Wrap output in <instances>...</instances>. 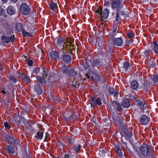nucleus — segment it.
I'll use <instances>...</instances> for the list:
<instances>
[{"label":"nucleus","instance_id":"obj_1","mask_svg":"<svg viewBox=\"0 0 158 158\" xmlns=\"http://www.w3.org/2000/svg\"><path fill=\"white\" fill-rule=\"evenodd\" d=\"M42 78L40 77L39 76L41 75V73L40 72V69L38 68H36L33 70V74L34 76H36L37 80L41 83H45L46 81L45 78L47 76V72H48L47 69L46 68H44L42 70Z\"/></svg>","mask_w":158,"mask_h":158},{"label":"nucleus","instance_id":"obj_2","mask_svg":"<svg viewBox=\"0 0 158 158\" xmlns=\"http://www.w3.org/2000/svg\"><path fill=\"white\" fill-rule=\"evenodd\" d=\"M64 42L65 50H69L71 54H73L75 50L74 47V40L71 38H67Z\"/></svg>","mask_w":158,"mask_h":158},{"label":"nucleus","instance_id":"obj_3","mask_svg":"<svg viewBox=\"0 0 158 158\" xmlns=\"http://www.w3.org/2000/svg\"><path fill=\"white\" fill-rule=\"evenodd\" d=\"M96 12L98 14V16L100 18H102L106 19L107 18L109 14V10L107 9L102 10V8H99Z\"/></svg>","mask_w":158,"mask_h":158},{"label":"nucleus","instance_id":"obj_4","mask_svg":"<svg viewBox=\"0 0 158 158\" xmlns=\"http://www.w3.org/2000/svg\"><path fill=\"white\" fill-rule=\"evenodd\" d=\"M120 133L122 135L121 138L122 141L124 143H125L123 141V139L124 137L127 139L131 138L132 136V133L128 131L127 129H122L120 131Z\"/></svg>","mask_w":158,"mask_h":158},{"label":"nucleus","instance_id":"obj_5","mask_svg":"<svg viewBox=\"0 0 158 158\" xmlns=\"http://www.w3.org/2000/svg\"><path fill=\"white\" fill-rule=\"evenodd\" d=\"M20 10L22 14L24 15H27L30 12L29 6L25 3L22 4L20 7Z\"/></svg>","mask_w":158,"mask_h":158},{"label":"nucleus","instance_id":"obj_6","mask_svg":"<svg viewBox=\"0 0 158 158\" xmlns=\"http://www.w3.org/2000/svg\"><path fill=\"white\" fill-rule=\"evenodd\" d=\"M123 4L121 0H113L111 3V6L113 9H118L122 7Z\"/></svg>","mask_w":158,"mask_h":158},{"label":"nucleus","instance_id":"obj_7","mask_svg":"<svg viewBox=\"0 0 158 158\" xmlns=\"http://www.w3.org/2000/svg\"><path fill=\"white\" fill-rule=\"evenodd\" d=\"M141 152L145 156L149 154V148L147 145H142L140 146Z\"/></svg>","mask_w":158,"mask_h":158},{"label":"nucleus","instance_id":"obj_8","mask_svg":"<svg viewBox=\"0 0 158 158\" xmlns=\"http://www.w3.org/2000/svg\"><path fill=\"white\" fill-rule=\"evenodd\" d=\"M64 44L62 38H58L57 39L56 47L58 48H63L64 50H65Z\"/></svg>","mask_w":158,"mask_h":158},{"label":"nucleus","instance_id":"obj_9","mask_svg":"<svg viewBox=\"0 0 158 158\" xmlns=\"http://www.w3.org/2000/svg\"><path fill=\"white\" fill-rule=\"evenodd\" d=\"M14 36L11 35L10 37L6 36L5 35H3L1 37L2 40L3 41L6 43H8L10 41L11 42H13L14 40Z\"/></svg>","mask_w":158,"mask_h":158},{"label":"nucleus","instance_id":"obj_10","mask_svg":"<svg viewBox=\"0 0 158 158\" xmlns=\"http://www.w3.org/2000/svg\"><path fill=\"white\" fill-rule=\"evenodd\" d=\"M149 121V118L145 115H142L139 120L140 122L143 125L147 124Z\"/></svg>","mask_w":158,"mask_h":158},{"label":"nucleus","instance_id":"obj_11","mask_svg":"<svg viewBox=\"0 0 158 158\" xmlns=\"http://www.w3.org/2000/svg\"><path fill=\"white\" fill-rule=\"evenodd\" d=\"M113 28L114 29V30L110 32L109 34L110 38L111 39H113L114 36L116 35L117 32L118 33V27L117 26L114 25Z\"/></svg>","mask_w":158,"mask_h":158},{"label":"nucleus","instance_id":"obj_12","mask_svg":"<svg viewBox=\"0 0 158 158\" xmlns=\"http://www.w3.org/2000/svg\"><path fill=\"white\" fill-rule=\"evenodd\" d=\"M123 44V40L120 37L116 38L114 41V45L118 46H121Z\"/></svg>","mask_w":158,"mask_h":158},{"label":"nucleus","instance_id":"obj_13","mask_svg":"<svg viewBox=\"0 0 158 158\" xmlns=\"http://www.w3.org/2000/svg\"><path fill=\"white\" fill-rule=\"evenodd\" d=\"M86 76L87 78H91L93 80L96 81L98 80V75L96 73H90L86 74Z\"/></svg>","mask_w":158,"mask_h":158},{"label":"nucleus","instance_id":"obj_14","mask_svg":"<svg viewBox=\"0 0 158 158\" xmlns=\"http://www.w3.org/2000/svg\"><path fill=\"white\" fill-rule=\"evenodd\" d=\"M134 103L135 105L139 106L142 110L144 109L145 107L144 105H146L145 102L143 100L142 101L140 100H137Z\"/></svg>","mask_w":158,"mask_h":158},{"label":"nucleus","instance_id":"obj_15","mask_svg":"<svg viewBox=\"0 0 158 158\" xmlns=\"http://www.w3.org/2000/svg\"><path fill=\"white\" fill-rule=\"evenodd\" d=\"M91 100L93 104H95L98 105H101L102 104V102L100 101L99 98H98L96 99L94 97H92L91 98Z\"/></svg>","mask_w":158,"mask_h":158},{"label":"nucleus","instance_id":"obj_16","mask_svg":"<svg viewBox=\"0 0 158 158\" xmlns=\"http://www.w3.org/2000/svg\"><path fill=\"white\" fill-rule=\"evenodd\" d=\"M68 76L71 78V80H72V79L73 78L75 79V78L77 76V74L76 72L74 71V69H72L69 70Z\"/></svg>","mask_w":158,"mask_h":158},{"label":"nucleus","instance_id":"obj_17","mask_svg":"<svg viewBox=\"0 0 158 158\" xmlns=\"http://www.w3.org/2000/svg\"><path fill=\"white\" fill-rule=\"evenodd\" d=\"M50 55L51 58L54 60H56L59 58V54L56 51L51 52Z\"/></svg>","mask_w":158,"mask_h":158},{"label":"nucleus","instance_id":"obj_18","mask_svg":"<svg viewBox=\"0 0 158 158\" xmlns=\"http://www.w3.org/2000/svg\"><path fill=\"white\" fill-rule=\"evenodd\" d=\"M123 106L124 108H128L130 106V100L128 99H124L122 103Z\"/></svg>","mask_w":158,"mask_h":158},{"label":"nucleus","instance_id":"obj_19","mask_svg":"<svg viewBox=\"0 0 158 158\" xmlns=\"http://www.w3.org/2000/svg\"><path fill=\"white\" fill-rule=\"evenodd\" d=\"M61 70L63 73L68 74L69 72V67L66 65L63 66L61 68Z\"/></svg>","mask_w":158,"mask_h":158},{"label":"nucleus","instance_id":"obj_20","mask_svg":"<svg viewBox=\"0 0 158 158\" xmlns=\"http://www.w3.org/2000/svg\"><path fill=\"white\" fill-rule=\"evenodd\" d=\"M5 140L8 142L11 143H14L15 142V139L13 137H10L8 135L6 136Z\"/></svg>","mask_w":158,"mask_h":158},{"label":"nucleus","instance_id":"obj_21","mask_svg":"<svg viewBox=\"0 0 158 158\" xmlns=\"http://www.w3.org/2000/svg\"><path fill=\"white\" fill-rule=\"evenodd\" d=\"M7 12L9 15H12L14 14L15 10L13 6H9L7 9Z\"/></svg>","mask_w":158,"mask_h":158},{"label":"nucleus","instance_id":"obj_22","mask_svg":"<svg viewBox=\"0 0 158 158\" xmlns=\"http://www.w3.org/2000/svg\"><path fill=\"white\" fill-rule=\"evenodd\" d=\"M63 61L66 63L69 62L71 60L70 56L67 55H64L62 57Z\"/></svg>","mask_w":158,"mask_h":158},{"label":"nucleus","instance_id":"obj_23","mask_svg":"<svg viewBox=\"0 0 158 158\" xmlns=\"http://www.w3.org/2000/svg\"><path fill=\"white\" fill-rule=\"evenodd\" d=\"M6 151L9 153H13L14 152V149L11 146L6 147Z\"/></svg>","mask_w":158,"mask_h":158},{"label":"nucleus","instance_id":"obj_24","mask_svg":"<svg viewBox=\"0 0 158 158\" xmlns=\"http://www.w3.org/2000/svg\"><path fill=\"white\" fill-rule=\"evenodd\" d=\"M139 85L138 82L136 81H133L131 84V87L134 89H135L138 88Z\"/></svg>","mask_w":158,"mask_h":158},{"label":"nucleus","instance_id":"obj_25","mask_svg":"<svg viewBox=\"0 0 158 158\" xmlns=\"http://www.w3.org/2000/svg\"><path fill=\"white\" fill-rule=\"evenodd\" d=\"M115 150L118 155L119 156H121L123 155V152H122L119 147L118 146H115Z\"/></svg>","mask_w":158,"mask_h":158},{"label":"nucleus","instance_id":"obj_26","mask_svg":"<svg viewBox=\"0 0 158 158\" xmlns=\"http://www.w3.org/2000/svg\"><path fill=\"white\" fill-rule=\"evenodd\" d=\"M81 146L79 144H76L75 145L73 148V150L76 152H78L81 148Z\"/></svg>","mask_w":158,"mask_h":158},{"label":"nucleus","instance_id":"obj_27","mask_svg":"<svg viewBox=\"0 0 158 158\" xmlns=\"http://www.w3.org/2000/svg\"><path fill=\"white\" fill-rule=\"evenodd\" d=\"M16 28L18 31H21L22 29V26L19 23H16Z\"/></svg>","mask_w":158,"mask_h":158},{"label":"nucleus","instance_id":"obj_28","mask_svg":"<svg viewBox=\"0 0 158 158\" xmlns=\"http://www.w3.org/2000/svg\"><path fill=\"white\" fill-rule=\"evenodd\" d=\"M35 89L39 94H40L42 93V89L39 85H38L37 86H35Z\"/></svg>","mask_w":158,"mask_h":158},{"label":"nucleus","instance_id":"obj_29","mask_svg":"<svg viewBox=\"0 0 158 158\" xmlns=\"http://www.w3.org/2000/svg\"><path fill=\"white\" fill-rule=\"evenodd\" d=\"M73 81H72V85L73 86H74L77 88H78L79 86V85H80L79 83L77 84V81H76V79H73Z\"/></svg>","mask_w":158,"mask_h":158},{"label":"nucleus","instance_id":"obj_30","mask_svg":"<svg viewBox=\"0 0 158 158\" xmlns=\"http://www.w3.org/2000/svg\"><path fill=\"white\" fill-rule=\"evenodd\" d=\"M37 138L38 139H41L43 137V133L41 132H38L37 134Z\"/></svg>","mask_w":158,"mask_h":158},{"label":"nucleus","instance_id":"obj_31","mask_svg":"<svg viewBox=\"0 0 158 158\" xmlns=\"http://www.w3.org/2000/svg\"><path fill=\"white\" fill-rule=\"evenodd\" d=\"M49 6L50 8L52 10H54L55 9H56L57 7L56 4L53 3L52 2L50 4Z\"/></svg>","mask_w":158,"mask_h":158},{"label":"nucleus","instance_id":"obj_32","mask_svg":"<svg viewBox=\"0 0 158 158\" xmlns=\"http://www.w3.org/2000/svg\"><path fill=\"white\" fill-rule=\"evenodd\" d=\"M154 45V51L157 54L158 53V45L155 41L153 42Z\"/></svg>","mask_w":158,"mask_h":158},{"label":"nucleus","instance_id":"obj_33","mask_svg":"<svg viewBox=\"0 0 158 158\" xmlns=\"http://www.w3.org/2000/svg\"><path fill=\"white\" fill-rule=\"evenodd\" d=\"M153 80L156 84H158V76L157 75L153 76Z\"/></svg>","mask_w":158,"mask_h":158},{"label":"nucleus","instance_id":"obj_34","mask_svg":"<svg viewBox=\"0 0 158 158\" xmlns=\"http://www.w3.org/2000/svg\"><path fill=\"white\" fill-rule=\"evenodd\" d=\"M91 63L92 65L96 66L99 64V61L97 59H95Z\"/></svg>","mask_w":158,"mask_h":158},{"label":"nucleus","instance_id":"obj_35","mask_svg":"<svg viewBox=\"0 0 158 158\" xmlns=\"http://www.w3.org/2000/svg\"><path fill=\"white\" fill-rule=\"evenodd\" d=\"M23 35L25 36L29 37L31 36V34L27 32L26 31H23Z\"/></svg>","mask_w":158,"mask_h":158},{"label":"nucleus","instance_id":"obj_36","mask_svg":"<svg viewBox=\"0 0 158 158\" xmlns=\"http://www.w3.org/2000/svg\"><path fill=\"white\" fill-rule=\"evenodd\" d=\"M124 68L126 70H127L128 69V67L130 66L129 63L128 62H125L123 64Z\"/></svg>","mask_w":158,"mask_h":158},{"label":"nucleus","instance_id":"obj_37","mask_svg":"<svg viewBox=\"0 0 158 158\" xmlns=\"http://www.w3.org/2000/svg\"><path fill=\"white\" fill-rule=\"evenodd\" d=\"M68 141L70 144H72L74 141V139L71 137H69L68 139Z\"/></svg>","mask_w":158,"mask_h":158},{"label":"nucleus","instance_id":"obj_38","mask_svg":"<svg viewBox=\"0 0 158 158\" xmlns=\"http://www.w3.org/2000/svg\"><path fill=\"white\" fill-rule=\"evenodd\" d=\"M83 66L84 67V68L85 69H86V70H87V69H88L89 70V69H88L89 68V65L88 64L87 62L86 61H85V62L84 63Z\"/></svg>","mask_w":158,"mask_h":158},{"label":"nucleus","instance_id":"obj_39","mask_svg":"<svg viewBox=\"0 0 158 158\" xmlns=\"http://www.w3.org/2000/svg\"><path fill=\"white\" fill-rule=\"evenodd\" d=\"M109 93L110 94H112L114 92V89L113 88H110L108 90Z\"/></svg>","mask_w":158,"mask_h":158},{"label":"nucleus","instance_id":"obj_40","mask_svg":"<svg viewBox=\"0 0 158 158\" xmlns=\"http://www.w3.org/2000/svg\"><path fill=\"white\" fill-rule=\"evenodd\" d=\"M24 80L27 82H30V78L29 77L26 76H24L23 77Z\"/></svg>","mask_w":158,"mask_h":158},{"label":"nucleus","instance_id":"obj_41","mask_svg":"<svg viewBox=\"0 0 158 158\" xmlns=\"http://www.w3.org/2000/svg\"><path fill=\"white\" fill-rule=\"evenodd\" d=\"M118 102L115 101H113L112 103V105L113 106L114 108H116L117 105H118Z\"/></svg>","mask_w":158,"mask_h":158},{"label":"nucleus","instance_id":"obj_42","mask_svg":"<svg viewBox=\"0 0 158 158\" xmlns=\"http://www.w3.org/2000/svg\"><path fill=\"white\" fill-rule=\"evenodd\" d=\"M122 106L121 104L119 103L118 102V105H117L116 109L118 110H121L122 109Z\"/></svg>","mask_w":158,"mask_h":158},{"label":"nucleus","instance_id":"obj_43","mask_svg":"<svg viewBox=\"0 0 158 158\" xmlns=\"http://www.w3.org/2000/svg\"><path fill=\"white\" fill-rule=\"evenodd\" d=\"M4 126H5V128H6L8 129H9L10 128V126L9 124L8 123H7V122L5 123H4Z\"/></svg>","mask_w":158,"mask_h":158},{"label":"nucleus","instance_id":"obj_44","mask_svg":"<svg viewBox=\"0 0 158 158\" xmlns=\"http://www.w3.org/2000/svg\"><path fill=\"white\" fill-rule=\"evenodd\" d=\"M127 35L128 37L130 38H131L132 37L134 33L132 32H129L127 33Z\"/></svg>","mask_w":158,"mask_h":158},{"label":"nucleus","instance_id":"obj_45","mask_svg":"<svg viewBox=\"0 0 158 158\" xmlns=\"http://www.w3.org/2000/svg\"><path fill=\"white\" fill-rule=\"evenodd\" d=\"M10 80L14 82H15L16 81V80L15 78L12 76H10Z\"/></svg>","mask_w":158,"mask_h":158},{"label":"nucleus","instance_id":"obj_46","mask_svg":"<svg viewBox=\"0 0 158 158\" xmlns=\"http://www.w3.org/2000/svg\"><path fill=\"white\" fill-rule=\"evenodd\" d=\"M5 12L4 10L1 7H0V14L2 15Z\"/></svg>","mask_w":158,"mask_h":158},{"label":"nucleus","instance_id":"obj_47","mask_svg":"<svg viewBox=\"0 0 158 158\" xmlns=\"http://www.w3.org/2000/svg\"><path fill=\"white\" fill-rule=\"evenodd\" d=\"M131 42L130 40H127L126 41V44L127 45H129L131 44Z\"/></svg>","mask_w":158,"mask_h":158},{"label":"nucleus","instance_id":"obj_48","mask_svg":"<svg viewBox=\"0 0 158 158\" xmlns=\"http://www.w3.org/2000/svg\"><path fill=\"white\" fill-rule=\"evenodd\" d=\"M27 64L31 66L33 64V62L31 60H29L27 61Z\"/></svg>","mask_w":158,"mask_h":158},{"label":"nucleus","instance_id":"obj_49","mask_svg":"<svg viewBox=\"0 0 158 158\" xmlns=\"http://www.w3.org/2000/svg\"><path fill=\"white\" fill-rule=\"evenodd\" d=\"M110 4V3L109 1H106L105 2L104 5L106 6H108Z\"/></svg>","mask_w":158,"mask_h":158},{"label":"nucleus","instance_id":"obj_50","mask_svg":"<svg viewBox=\"0 0 158 158\" xmlns=\"http://www.w3.org/2000/svg\"><path fill=\"white\" fill-rule=\"evenodd\" d=\"M120 19V18L119 17V15L118 13H117L116 18V20L117 21H118Z\"/></svg>","mask_w":158,"mask_h":158},{"label":"nucleus","instance_id":"obj_51","mask_svg":"<svg viewBox=\"0 0 158 158\" xmlns=\"http://www.w3.org/2000/svg\"><path fill=\"white\" fill-rule=\"evenodd\" d=\"M149 53H150V51L149 50H146L145 51V54L147 56H148L149 55Z\"/></svg>","mask_w":158,"mask_h":158},{"label":"nucleus","instance_id":"obj_52","mask_svg":"<svg viewBox=\"0 0 158 158\" xmlns=\"http://www.w3.org/2000/svg\"><path fill=\"white\" fill-rule=\"evenodd\" d=\"M101 18V23L102 26L103 24H104V23L105 22V21L104 20L103 18Z\"/></svg>","mask_w":158,"mask_h":158},{"label":"nucleus","instance_id":"obj_53","mask_svg":"<svg viewBox=\"0 0 158 158\" xmlns=\"http://www.w3.org/2000/svg\"><path fill=\"white\" fill-rule=\"evenodd\" d=\"M118 95V92H117V91H116L115 92H114V96H117Z\"/></svg>","mask_w":158,"mask_h":158},{"label":"nucleus","instance_id":"obj_54","mask_svg":"<svg viewBox=\"0 0 158 158\" xmlns=\"http://www.w3.org/2000/svg\"><path fill=\"white\" fill-rule=\"evenodd\" d=\"M51 98L52 100H54L55 99L54 96L52 94H51Z\"/></svg>","mask_w":158,"mask_h":158},{"label":"nucleus","instance_id":"obj_55","mask_svg":"<svg viewBox=\"0 0 158 158\" xmlns=\"http://www.w3.org/2000/svg\"><path fill=\"white\" fill-rule=\"evenodd\" d=\"M64 158H69V156L68 154H66Z\"/></svg>","mask_w":158,"mask_h":158},{"label":"nucleus","instance_id":"obj_56","mask_svg":"<svg viewBox=\"0 0 158 158\" xmlns=\"http://www.w3.org/2000/svg\"><path fill=\"white\" fill-rule=\"evenodd\" d=\"M101 152H102L103 153V154H105L106 153V152L105 151V150L104 149H102V150Z\"/></svg>","mask_w":158,"mask_h":158},{"label":"nucleus","instance_id":"obj_57","mask_svg":"<svg viewBox=\"0 0 158 158\" xmlns=\"http://www.w3.org/2000/svg\"><path fill=\"white\" fill-rule=\"evenodd\" d=\"M2 0L4 2H6L7 1V0Z\"/></svg>","mask_w":158,"mask_h":158},{"label":"nucleus","instance_id":"obj_58","mask_svg":"<svg viewBox=\"0 0 158 158\" xmlns=\"http://www.w3.org/2000/svg\"><path fill=\"white\" fill-rule=\"evenodd\" d=\"M1 92L3 94H5V91L4 90H2Z\"/></svg>","mask_w":158,"mask_h":158},{"label":"nucleus","instance_id":"obj_59","mask_svg":"<svg viewBox=\"0 0 158 158\" xmlns=\"http://www.w3.org/2000/svg\"><path fill=\"white\" fill-rule=\"evenodd\" d=\"M12 1L14 2H16L18 0H11Z\"/></svg>","mask_w":158,"mask_h":158},{"label":"nucleus","instance_id":"obj_60","mask_svg":"<svg viewBox=\"0 0 158 158\" xmlns=\"http://www.w3.org/2000/svg\"><path fill=\"white\" fill-rule=\"evenodd\" d=\"M15 120L16 121H17V122H18L19 121V119H16V118H15Z\"/></svg>","mask_w":158,"mask_h":158},{"label":"nucleus","instance_id":"obj_61","mask_svg":"<svg viewBox=\"0 0 158 158\" xmlns=\"http://www.w3.org/2000/svg\"><path fill=\"white\" fill-rule=\"evenodd\" d=\"M21 74L23 75H24L23 73H21Z\"/></svg>","mask_w":158,"mask_h":158},{"label":"nucleus","instance_id":"obj_62","mask_svg":"<svg viewBox=\"0 0 158 158\" xmlns=\"http://www.w3.org/2000/svg\"><path fill=\"white\" fill-rule=\"evenodd\" d=\"M149 86H148V88H149Z\"/></svg>","mask_w":158,"mask_h":158},{"label":"nucleus","instance_id":"obj_63","mask_svg":"<svg viewBox=\"0 0 158 158\" xmlns=\"http://www.w3.org/2000/svg\"><path fill=\"white\" fill-rule=\"evenodd\" d=\"M56 158H58V157H56Z\"/></svg>","mask_w":158,"mask_h":158}]
</instances>
